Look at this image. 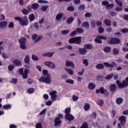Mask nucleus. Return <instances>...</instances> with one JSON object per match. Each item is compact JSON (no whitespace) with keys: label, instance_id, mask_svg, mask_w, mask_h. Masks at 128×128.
Returning <instances> with one entry per match:
<instances>
[{"label":"nucleus","instance_id":"56","mask_svg":"<svg viewBox=\"0 0 128 128\" xmlns=\"http://www.w3.org/2000/svg\"><path fill=\"white\" fill-rule=\"evenodd\" d=\"M66 84H74V82L72 80L68 79L66 81Z\"/></svg>","mask_w":128,"mask_h":128},{"label":"nucleus","instance_id":"10","mask_svg":"<svg viewBox=\"0 0 128 128\" xmlns=\"http://www.w3.org/2000/svg\"><path fill=\"white\" fill-rule=\"evenodd\" d=\"M103 64L106 68H114V66H116V62H112L111 64L108 62H105L103 63Z\"/></svg>","mask_w":128,"mask_h":128},{"label":"nucleus","instance_id":"32","mask_svg":"<svg viewBox=\"0 0 128 128\" xmlns=\"http://www.w3.org/2000/svg\"><path fill=\"white\" fill-rule=\"evenodd\" d=\"M122 102H124V100L122 98H118L116 99V103L118 104H122Z\"/></svg>","mask_w":128,"mask_h":128},{"label":"nucleus","instance_id":"4","mask_svg":"<svg viewBox=\"0 0 128 128\" xmlns=\"http://www.w3.org/2000/svg\"><path fill=\"white\" fill-rule=\"evenodd\" d=\"M18 40L20 43V48L22 50H26V38L23 37L19 39Z\"/></svg>","mask_w":128,"mask_h":128},{"label":"nucleus","instance_id":"26","mask_svg":"<svg viewBox=\"0 0 128 128\" xmlns=\"http://www.w3.org/2000/svg\"><path fill=\"white\" fill-rule=\"evenodd\" d=\"M104 66L102 64H98L96 66V68L97 70H104Z\"/></svg>","mask_w":128,"mask_h":128},{"label":"nucleus","instance_id":"16","mask_svg":"<svg viewBox=\"0 0 128 128\" xmlns=\"http://www.w3.org/2000/svg\"><path fill=\"white\" fill-rule=\"evenodd\" d=\"M6 26H8V22L6 21L0 22V30H4L6 28Z\"/></svg>","mask_w":128,"mask_h":128},{"label":"nucleus","instance_id":"28","mask_svg":"<svg viewBox=\"0 0 128 128\" xmlns=\"http://www.w3.org/2000/svg\"><path fill=\"white\" fill-rule=\"evenodd\" d=\"M62 16H64V13L58 14L56 16V20H61V18H62Z\"/></svg>","mask_w":128,"mask_h":128},{"label":"nucleus","instance_id":"1","mask_svg":"<svg viewBox=\"0 0 128 128\" xmlns=\"http://www.w3.org/2000/svg\"><path fill=\"white\" fill-rule=\"evenodd\" d=\"M14 19L15 20H18L20 26H28V20L26 16H24L22 18L20 17H16Z\"/></svg>","mask_w":128,"mask_h":128},{"label":"nucleus","instance_id":"44","mask_svg":"<svg viewBox=\"0 0 128 128\" xmlns=\"http://www.w3.org/2000/svg\"><path fill=\"white\" fill-rule=\"evenodd\" d=\"M22 12L23 14H24L25 16H26L27 14H30V12H28V10H26V8L22 9Z\"/></svg>","mask_w":128,"mask_h":128},{"label":"nucleus","instance_id":"27","mask_svg":"<svg viewBox=\"0 0 128 128\" xmlns=\"http://www.w3.org/2000/svg\"><path fill=\"white\" fill-rule=\"evenodd\" d=\"M88 88L91 90H94L96 85L94 83L90 82L88 85Z\"/></svg>","mask_w":128,"mask_h":128},{"label":"nucleus","instance_id":"62","mask_svg":"<svg viewBox=\"0 0 128 128\" xmlns=\"http://www.w3.org/2000/svg\"><path fill=\"white\" fill-rule=\"evenodd\" d=\"M98 106H104V100H98Z\"/></svg>","mask_w":128,"mask_h":128},{"label":"nucleus","instance_id":"57","mask_svg":"<svg viewBox=\"0 0 128 128\" xmlns=\"http://www.w3.org/2000/svg\"><path fill=\"white\" fill-rule=\"evenodd\" d=\"M38 34H33L32 36V40H36V38H38Z\"/></svg>","mask_w":128,"mask_h":128},{"label":"nucleus","instance_id":"60","mask_svg":"<svg viewBox=\"0 0 128 128\" xmlns=\"http://www.w3.org/2000/svg\"><path fill=\"white\" fill-rule=\"evenodd\" d=\"M10 82L12 84H18V79L17 78H12Z\"/></svg>","mask_w":128,"mask_h":128},{"label":"nucleus","instance_id":"29","mask_svg":"<svg viewBox=\"0 0 128 128\" xmlns=\"http://www.w3.org/2000/svg\"><path fill=\"white\" fill-rule=\"evenodd\" d=\"M74 17L71 16L66 21V22L67 24H72V22H74Z\"/></svg>","mask_w":128,"mask_h":128},{"label":"nucleus","instance_id":"50","mask_svg":"<svg viewBox=\"0 0 128 128\" xmlns=\"http://www.w3.org/2000/svg\"><path fill=\"white\" fill-rule=\"evenodd\" d=\"M64 113L66 114H70V108H66L64 110Z\"/></svg>","mask_w":128,"mask_h":128},{"label":"nucleus","instance_id":"37","mask_svg":"<svg viewBox=\"0 0 128 128\" xmlns=\"http://www.w3.org/2000/svg\"><path fill=\"white\" fill-rule=\"evenodd\" d=\"M65 70L68 72L69 74H70L71 76H72L74 74V71L68 68H65Z\"/></svg>","mask_w":128,"mask_h":128},{"label":"nucleus","instance_id":"46","mask_svg":"<svg viewBox=\"0 0 128 128\" xmlns=\"http://www.w3.org/2000/svg\"><path fill=\"white\" fill-rule=\"evenodd\" d=\"M76 30L78 34H83L84 33V30L82 28H76Z\"/></svg>","mask_w":128,"mask_h":128},{"label":"nucleus","instance_id":"48","mask_svg":"<svg viewBox=\"0 0 128 128\" xmlns=\"http://www.w3.org/2000/svg\"><path fill=\"white\" fill-rule=\"evenodd\" d=\"M82 62L85 66H88V61L86 59H82Z\"/></svg>","mask_w":128,"mask_h":128},{"label":"nucleus","instance_id":"15","mask_svg":"<svg viewBox=\"0 0 128 128\" xmlns=\"http://www.w3.org/2000/svg\"><path fill=\"white\" fill-rule=\"evenodd\" d=\"M118 86H116V84H112L110 85L109 88L110 90V92H114L116 90Z\"/></svg>","mask_w":128,"mask_h":128},{"label":"nucleus","instance_id":"31","mask_svg":"<svg viewBox=\"0 0 128 128\" xmlns=\"http://www.w3.org/2000/svg\"><path fill=\"white\" fill-rule=\"evenodd\" d=\"M90 105L88 103H85L84 105V110L86 112L88 110H90Z\"/></svg>","mask_w":128,"mask_h":128},{"label":"nucleus","instance_id":"36","mask_svg":"<svg viewBox=\"0 0 128 128\" xmlns=\"http://www.w3.org/2000/svg\"><path fill=\"white\" fill-rule=\"evenodd\" d=\"M24 62L26 64H30V56H28V55H26Z\"/></svg>","mask_w":128,"mask_h":128},{"label":"nucleus","instance_id":"38","mask_svg":"<svg viewBox=\"0 0 128 128\" xmlns=\"http://www.w3.org/2000/svg\"><path fill=\"white\" fill-rule=\"evenodd\" d=\"M44 38L42 36H38L37 38L34 41V44H36V42H38L40 40Z\"/></svg>","mask_w":128,"mask_h":128},{"label":"nucleus","instance_id":"51","mask_svg":"<svg viewBox=\"0 0 128 128\" xmlns=\"http://www.w3.org/2000/svg\"><path fill=\"white\" fill-rule=\"evenodd\" d=\"M116 4L118 6H122V1H120L119 0H114Z\"/></svg>","mask_w":128,"mask_h":128},{"label":"nucleus","instance_id":"14","mask_svg":"<svg viewBox=\"0 0 128 128\" xmlns=\"http://www.w3.org/2000/svg\"><path fill=\"white\" fill-rule=\"evenodd\" d=\"M54 126H60L62 124V120L60 118L57 117L55 118L54 120Z\"/></svg>","mask_w":128,"mask_h":128},{"label":"nucleus","instance_id":"13","mask_svg":"<svg viewBox=\"0 0 128 128\" xmlns=\"http://www.w3.org/2000/svg\"><path fill=\"white\" fill-rule=\"evenodd\" d=\"M66 66H68L70 68L71 66L72 68H74V63L72 61H66Z\"/></svg>","mask_w":128,"mask_h":128},{"label":"nucleus","instance_id":"24","mask_svg":"<svg viewBox=\"0 0 128 128\" xmlns=\"http://www.w3.org/2000/svg\"><path fill=\"white\" fill-rule=\"evenodd\" d=\"M112 54L114 56H118V54H120V50H118V48H114L112 49Z\"/></svg>","mask_w":128,"mask_h":128},{"label":"nucleus","instance_id":"21","mask_svg":"<svg viewBox=\"0 0 128 128\" xmlns=\"http://www.w3.org/2000/svg\"><path fill=\"white\" fill-rule=\"evenodd\" d=\"M78 52L80 54H86V50L84 47V48H79Z\"/></svg>","mask_w":128,"mask_h":128},{"label":"nucleus","instance_id":"18","mask_svg":"<svg viewBox=\"0 0 128 128\" xmlns=\"http://www.w3.org/2000/svg\"><path fill=\"white\" fill-rule=\"evenodd\" d=\"M74 38V44H80V42H82V37H75Z\"/></svg>","mask_w":128,"mask_h":128},{"label":"nucleus","instance_id":"63","mask_svg":"<svg viewBox=\"0 0 128 128\" xmlns=\"http://www.w3.org/2000/svg\"><path fill=\"white\" fill-rule=\"evenodd\" d=\"M96 26H102V23L101 21H98L96 22Z\"/></svg>","mask_w":128,"mask_h":128},{"label":"nucleus","instance_id":"23","mask_svg":"<svg viewBox=\"0 0 128 128\" xmlns=\"http://www.w3.org/2000/svg\"><path fill=\"white\" fill-rule=\"evenodd\" d=\"M82 28H90V23L88 22H83L82 24Z\"/></svg>","mask_w":128,"mask_h":128},{"label":"nucleus","instance_id":"41","mask_svg":"<svg viewBox=\"0 0 128 128\" xmlns=\"http://www.w3.org/2000/svg\"><path fill=\"white\" fill-rule=\"evenodd\" d=\"M3 110H10L12 108V105L10 104H7L6 105L3 106Z\"/></svg>","mask_w":128,"mask_h":128},{"label":"nucleus","instance_id":"5","mask_svg":"<svg viewBox=\"0 0 128 128\" xmlns=\"http://www.w3.org/2000/svg\"><path fill=\"white\" fill-rule=\"evenodd\" d=\"M40 82H46V84H50V75H48V76H41L38 79Z\"/></svg>","mask_w":128,"mask_h":128},{"label":"nucleus","instance_id":"54","mask_svg":"<svg viewBox=\"0 0 128 128\" xmlns=\"http://www.w3.org/2000/svg\"><path fill=\"white\" fill-rule=\"evenodd\" d=\"M114 8V4H110L106 6V10H111V8Z\"/></svg>","mask_w":128,"mask_h":128},{"label":"nucleus","instance_id":"25","mask_svg":"<svg viewBox=\"0 0 128 128\" xmlns=\"http://www.w3.org/2000/svg\"><path fill=\"white\" fill-rule=\"evenodd\" d=\"M84 48H85L86 50H92V44H84Z\"/></svg>","mask_w":128,"mask_h":128},{"label":"nucleus","instance_id":"47","mask_svg":"<svg viewBox=\"0 0 128 128\" xmlns=\"http://www.w3.org/2000/svg\"><path fill=\"white\" fill-rule=\"evenodd\" d=\"M42 72L43 76H50V74H48V70H43L42 71Z\"/></svg>","mask_w":128,"mask_h":128},{"label":"nucleus","instance_id":"20","mask_svg":"<svg viewBox=\"0 0 128 128\" xmlns=\"http://www.w3.org/2000/svg\"><path fill=\"white\" fill-rule=\"evenodd\" d=\"M104 22L106 26H112V21L108 19H105L104 20Z\"/></svg>","mask_w":128,"mask_h":128},{"label":"nucleus","instance_id":"2","mask_svg":"<svg viewBox=\"0 0 128 128\" xmlns=\"http://www.w3.org/2000/svg\"><path fill=\"white\" fill-rule=\"evenodd\" d=\"M116 84L120 88H124L128 86V77H126L125 80H123L121 82L120 80H116Z\"/></svg>","mask_w":128,"mask_h":128},{"label":"nucleus","instance_id":"45","mask_svg":"<svg viewBox=\"0 0 128 128\" xmlns=\"http://www.w3.org/2000/svg\"><path fill=\"white\" fill-rule=\"evenodd\" d=\"M27 92L30 94H34V88H29L27 90Z\"/></svg>","mask_w":128,"mask_h":128},{"label":"nucleus","instance_id":"33","mask_svg":"<svg viewBox=\"0 0 128 128\" xmlns=\"http://www.w3.org/2000/svg\"><path fill=\"white\" fill-rule=\"evenodd\" d=\"M112 48L110 46H106L104 48V52H110Z\"/></svg>","mask_w":128,"mask_h":128},{"label":"nucleus","instance_id":"22","mask_svg":"<svg viewBox=\"0 0 128 128\" xmlns=\"http://www.w3.org/2000/svg\"><path fill=\"white\" fill-rule=\"evenodd\" d=\"M54 54V52H46L42 54L43 56H48V58H52V56Z\"/></svg>","mask_w":128,"mask_h":128},{"label":"nucleus","instance_id":"49","mask_svg":"<svg viewBox=\"0 0 128 128\" xmlns=\"http://www.w3.org/2000/svg\"><path fill=\"white\" fill-rule=\"evenodd\" d=\"M48 6H42L40 8V10H42V12H46V10H48Z\"/></svg>","mask_w":128,"mask_h":128},{"label":"nucleus","instance_id":"19","mask_svg":"<svg viewBox=\"0 0 128 128\" xmlns=\"http://www.w3.org/2000/svg\"><path fill=\"white\" fill-rule=\"evenodd\" d=\"M40 8V4L38 3H34L31 6V8L34 10H36Z\"/></svg>","mask_w":128,"mask_h":128},{"label":"nucleus","instance_id":"34","mask_svg":"<svg viewBox=\"0 0 128 128\" xmlns=\"http://www.w3.org/2000/svg\"><path fill=\"white\" fill-rule=\"evenodd\" d=\"M114 77V74H109L108 75H106L104 78L105 80H112V78Z\"/></svg>","mask_w":128,"mask_h":128},{"label":"nucleus","instance_id":"40","mask_svg":"<svg viewBox=\"0 0 128 128\" xmlns=\"http://www.w3.org/2000/svg\"><path fill=\"white\" fill-rule=\"evenodd\" d=\"M90 24L92 28H96V23L95 20H92L90 22Z\"/></svg>","mask_w":128,"mask_h":128},{"label":"nucleus","instance_id":"58","mask_svg":"<svg viewBox=\"0 0 128 128\" xmlns=\"http://www.w3.org/2000/svg\"><path fill=\"white\" fill-rule=\"evenodd\" d=\"M121 32H122V34H128V28H122L121 30H120Z\"/></svg>","mask_w":128,"mask_h":128},{"label":"nucleus","instance_id":"9","mask_svg":"<svg viewBox=\"0 0 128 128\" xmlns=\"http://www.w3.org/2000/svg\"><path fill=\"white\" fill-rule=\"evenodd\" d=\"M118 120H120L121 126H122L123 128H124V124H126V117L124 116H122L119 118Z\"/></svg>","mask_w":128,"mask_h":128},{"label":"nucleus","instance_id":"53","mask_svg":"<svg viewBox=\"0 0 128 128\" xmlns=\"http://www.w3.org/2000/svg\"><path fill=\"white\" fill-rule=\"evenodd\" d=\"M14 64H10L8 66V70L10 72L14 70Z\"/></svg>","mask_w":128,"mask_h":128},{"label":"nucleus","instance_id":"11","mask_svg":"<svg viewBox=\"0 0 128 128\" xmlns=\"http://www.w3.org/2000/svg\"><path fill=\"white\" fill-rule=\"evenodd\" d=\"M12 64L16 66H22V62L20 59H15L12 61Z\"/></svg>","mask_w":128,"mask_h":128},{"label":"nucleus","instance_id":"30","mask_svg":"<svg viewBox=\"0 0 128 128\" xmlns=\"http://www.w3.org/2000/svg\"><path fill=\"white\" fill-rule=\"evenodd\" d=\"M66 10L70 12H74V7L72 6H68L66 8Z\"/></svg>","mask_w":128,"mask_h":128},{"label":"nucleus","instance_id":"12","mask_svg":"<svg viewBox=\"0 0 128 128\" xmlns=\"http://www.w3.org/2000/svg\"><path fill=\"white\" fill-rule=\"evenodd\" d=\"M65 118L67 120L70 122L72 120H74V117L72 114H67L65 115Z\"/></svg>","mask_w":128,"mask_h":128},{"label":"nucleus","instance_id":"7","mask_svg":"<svg viewBox=\"0 0 128 128\" xmlns=\"http://www.w3.org/2000/svg\"><path fill=\"white\" fill-rule=\"evenodd\" d=\"M107 38L106 36H98L94 40V42H96L97 44H102V40H107Z\"/></svg>","mask_w":128,"mask_h":128},{"label":"nucleus","instance_id":"8","mask_svg":"<svg viewBox=\"0 0 128 128\" xmlns=\"http://www.w3.org/2000/svg\"><path fill=\"white\" fill-rule=\"evenodd\" d=\"M44 64L45 66H48V68H50L52 70H54V68H56V64H54V62L50 61L45 62Z\"/></svg>","mask_w":128,"mask_h":128},{"label":"nucleus","instance_id":"17","mask_svg":"<svg viewBox=\"0 0 128 128\" xmlns=\"http://www.w3.org/2000/svg\"><path fill=\"white\" fill-rule=\"evenodd\" d=\"M106 92V90L104 89V87H101L100 88L99 90H96V94H100H100H104V92Z\"/></svg>","mask_w":128,"mask_h":128},{"label":"nucleus","instance_id":"3","mask_svg":"<svg viewBox=\"0 0 128 128\" xmlns=\"http://www.w3.org/2000/svg\"><path fill=\"white\" fill-rule=\"evenodd\" d=\"M18 72L20 76H22V78L26 80L28 78V74L30 73V70L25 68L24 73V68H20L18 70Z\"/></svg>","mask_w":128,"mask_h":128},{"label":"nucleus","instance_id":"59","mask_svg":"<svg viewBox=\"0 0 128 128\" xmlns=\"http://www.w3.org/2000/svg\"><path fill=\"white\" fill-rule=\"evenodd\" d=\"M108 4H110V2H108L107 0H104L102 2V6H107Z\"/></svg>","mask_w":128,"mask_h":128},{"label":"nucleus","instance_id":"43","mask_svg":"<svg viewBox=\"0 0 128 128\" xmlns=\"http://www.w3.org/2000/svg\"><path fill=\"white\" fill-rule=\"evenodd\" d=\"M98 31L99 34H103L104 32V28L102 26H100L98 28Z\"/></svg>","mask_w":128,"mask_h":128},{"label":"nucleus","instance_id":"39","mask_svg":"<svg viewBox=\"0 0 128 128\" xmlns=\"http://www.w3.org/2000/svg\"><path fill=\"white\" fill-rule=\"evenodd\" d=\"M32 60H35L36 62H38V60H40L38 57V56H36V55L34 54H32Z\"/></svg>","mask_w":128,"mask_h":128},{"label":"nucleus","instance_id":"6","mask_svg":"<svg viewBox=\"0 0 128 128\" xmlns=\"http://www.w3.org/2000/svg\"><path fill=\"white\" fill-rule=\"evenodd\" d=\"M108 44H120V40L118 38L112 37L110 40L108 41Z\"/></svg>","mask_w":128,"mask_h":128},{"label":"nucleus","instance_id":"42","mask_svg":"<svg viewBox=\"0 0 128 128\" xmlns=\"http://www.w3.org/2000/svg\"><path fill=\"white\" fill-rule=\"evenodd\" d=\"M86 4H80L78 8V10H84L86 9V6H85Z\"/></svg>","mask_w":128,"mask_h":128},{"label":"nucleus","instance_id":"52","mask_svg":"<svg viewBox=\"0 0 128 128\" xmlns=\"http://www.w3.org/2000/svg\"><path fill=\"white\" fill-rule=\"evenodd\" d=\"M80 128H88V122H84L82 124Z\"/></svg>","mask_w":128,"mask_h":128},{"label":"nucleus","instance_id":"35","mask_svg":"<svg viewBox=\"0 0 128 128\" xmlns=\"http://www.w3.org/2000/svg\"><path fill=\"white\" fill-rule=\"evenodd\" d=\"M28 18L30 22H34V14H30Z\"/></svg>","mask_w":128,"mask_h":128},{"label":"nucleus","instance_id":"64","mask_svg":"<svg viewBox=\"0 0 128 128\" xmlns=\"http://www.w3.org/2000/svg\"><path fill=\"white\" fill-rule=\"evenodd\" d=\"M36 128H42V123H37L36 125Z\"/></svg>","mask_w":128,"mask_h":128},{"label":"nucleus","instance_id":"61","mask_svg":"<svg viewBox=\"0 0 128 128\" xmlns=\"http://www.w3.org/2000/svg\"><path fill=\"white\" fill-rule=\"evenodd\" d=\"M110 14L112 16H116L118 15V13L116 12H109Z\"/></svg>","mask_w":128,"mask_h":128},{"label":"nucleus","instance_id":"55","mask_svg":"<svg viewBox=\"0 0 128 128\" xmlns=\"http://www.w3.org/2000/svg\"><path fill=\"white\" fill-rule=\"evenodd\" d=\"M92 14L90 12H86L84 14L85 18H92Z\"/></svg>","mask_w":128,"mask_h":128}]
</instances>
